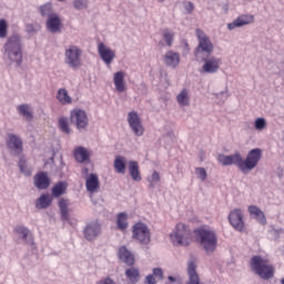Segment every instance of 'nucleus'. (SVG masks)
<instances>
[{"label":"nucleus","instance_id":"7c9ffc66","mask_svg":"<svg viewBox=\"0 0 284 284\" xmlns=\"http://www.w3.org/2000/svg\"><path fill=\"white\" fill-rule=\"evenodd\" d=\"M38 11L41 14V17H43V18L47 17V19H50L52 16L57 14L54 12V10L52 9V3H50V2H47L42 6H40Z\"/></svg>","mask_w":284,"mask_h":284},{"label":"nucleus","instance_id":"f03ea898","mask_svg":"<svg viewBox=\"0 0 284 284\" xmlns=\"http://www.w3.org/2000/svg\"><path fill=\"white\" fill-rule=\"evenodd\" d=\"M3 50L6 63L21 68V63H23V41L21 40V36L14 33L9 37L3 45Z\"/></svg>","mask_w":284,"mask_h":284},{"label":"nucleus","instance_id":"f3484780","mask_svg":"<svg viewBox=\"0 0 284 284\" xmlns=\"http://www.w3.org/2000/svg\"><path fill=\"white\" fill-rule=\"evenodd\" d=\"M250 23H254V16L242 14V16L237 17L233 22L227 24V30L243 28V26H250Z\"/></svg>","mask_w":284,"mask_h":284},{"label":"nucleus","instance_id":"39448f33","mask_svg":"<svg viewBox=\"0 0 284 284\" xmlns=\"http://www.w3.org/2000/svg\"><path fill=\"white\" fill-rule=\"evenodd\" d=\"M170 239L176 247H187L192 243V230L185 223L180 222L175 225Z\"/></svg>","mask_w":284,"mask_h":284},{"label":"nucleus","instance_id":"c03bdc74","mask_svg":"<svg viewBox=\"0 0 284 284\" xmlns=\"http://www.w3.org/2000/svg\"><path fill=\"white\" fill-rule=\"evenodd\" d=\"M195 174L197 179H201L202 181L207 180V171H205V168H195Z\"/></svg>","mask_w":284,"mask_h":284},{"label":"nucleus","instance_id":"aec40b11","mask_svg":"<svg viewBox=\"0 0 284 284\" xmlns=\"http://www.w3.org/2000/svg\"><path fill=\"white\" fill-rule=\"evenodd\" d=\"M164 63L169 68H178L179 63H181V54L174 51H168L164 54Z\"/></svg>","mask_w":284,"mask_h":284},{"label":"nucleus","instance_id":"09e8293b","mask_svg":"<svg viewBox=\"0 0 284 284\" xmlns=\"http://www.w3.org/2000/svg\"><path fill=\"white\" fill-rule=\"evenodd\" d=\"M95 284H116V282L111 277H103L99 280Z\"/></svg>","mask_w":284,"mask_h":284},{"label":"nucleus","instance_id":"c85d7f7f","mask_svg":"<svg viewBox=\"0 0 284 284\" xmlns=\"http://www.w3.org/2000/svg\"><path fill=\"white\" fill-rule=\"evenodd\" d=\"M69 201L65 199H60L58 206L60 207L61 221H70V209H68Z\"/></svg>","mask_w":284,"mask_h":284},{"label":"nucleus","instance_id":"7ed1b4c3","mask_svg":"<svg viewBox=\"0 0 284 284\" xmlns=\"http://www.w3.org/2000/svg\"><path fill=\"white\" fill-rule=\"evenodd\" d=\"M194 234L195 241L207 255L216 252V247L219 246V237L216 236V232L210 229H196Z\"/></svg>","mask_w":284,"mask_h":284},{"label":"nucleus","instance_id":"cd10ccee","mask_svg":"<svg viewBox=\"0 0 284 284\" xmlns=\"http://www.w3.org/2000/svg\"><path fill=\"white\" fill-rule=\"evenodd\" d=\"M129 174L136 183L142 181L141 171H139V162L130 161L129 162Z\"/></svg>","mask_w":284,"mask_h":284},{"label":"nucleus","instance_id":"1a4fd4ad","mask_svg":"<svg viewBox=\"0 0 284 284\" xmlns=\"http://www.w3.org/2000/svg\"><path fill=\"white\" fill-rule=\"evenodd\" d=\"M195 61H197L199 63H203L200 72L204 74H216V72L221 70V65L223 64V61H221V58H216L214 55H206Z\"/></svg>","mask_w":284,"mask_h":284},{"label":"nucleus","instance_id":"5fc2aeb1","mask_svg":"<svg viewBox=\"0 0 284 284\" xmlns=\"http://www.w3.org/2000/svg\"><path fill=\"white\" fill-rule=\"evenodd\" d=\"M82 172H83V174H88V172H89L88 168H84V169L82 170Z\"/></svg>","mask_w":284,"mask_h":284},{"label":"nucleus","instance_id":"4d7b16f0","mask_svg":"<svg viewBox=\"0 0 284 284\" xmlns=\"http://www.w3.org/2000/svg\"><path fill=\"white\" fill-rule=\"evenodd\" d=\"M281 283L284 284V278L281 280Z\"/></svg>","mask_w":284,"mask_h":284},{"label":"nucleus","instance_id":"c756f323","mask_svg":"<svg viewBox=\"0 0 284 284\" xmlns=\"http://www.w3.org/2000/svg\"><path fill=\"white\" fill-rule=\"evenodd\" d=\"M52 205V197L49 194H42L36 202L37 210H48Z\"/></svg>","mask_w":284,"mask_h":284},{"label":"nucleus","instance_id":"a19ab883","mask_svg":"<svg viewBox=\"0 0 284 284\" xmlns=\"http://www.w3.org/2000/svg\"><path fill=\"white\" fill-rule=\"evenodd\" d=\"M255 130H265L267 128V121L264 118H257L254 122Z\"/></svg>","mask_w":284,"mask_h":284},{"label":"nucleus","instance_id":"a18cd8bd","mask_svg":"<svg viewBox=\"0 0 284 284\" xmlns=\"http://www.w3.org/2000/svg\"><path fill=\"white\" fill-rule=\"evenodd\" d=\"M159 181H161V175L159 174V172L154 171L152 173L151 179L149 180L150 182V187H154V183H159Z\"/></svg>","mask_w":284,"mask_h":284},{"label":"nucleus","instance_id":"473e14b6","mask_svg":"<svg viewBox=\"0 0 284 284\" xmlns=\"http://www.w3.org/2000/svg\"><path fill=\"white\" fill-rule=\"evenodd\" d=\"M176 101H178L179 105H181L182 108L190 105V92L187 91V89H183L178 94Z\"/></svg>","mask_w":284,"mask_h":284},{"label":"nucleus","instance_id":"ea45409f","mask_svg":"<svg viewBox=\"0 0 284 284\" xmlns=\"http://www.w3.org/2000/svg\"><path fill=\"white\" fill-rule=\"evenodd\" d=\"M163 39H164L166 45H169V48H172V43L174 41V33L172 31L165 30L163 32Z\"/></svg>","mask_w":284,"mask_h":284},{"label":"nucleus","instance_id":"bb28decb","mask_svg":"<svg viewBox=\"0 0 284 284\" xmlns=\"http://www.w3.org/2000/svg\"><path fill=\"white\" fill-rule=\"evenodd\" d=\"M248 212L251 216H254V219L257 220V223H261V225H265L267 223V219H265V213L258 209L256 205L248 206Z\"/></svg>","mask_w":284,"mask_h":284},{"label":"nucleus","instance_id":"2eb2a0df","mask_svg":"<svg viewBox=\"0 0 284 284\" xmlns=\"http://www.w3.org/2000/svg\"><path fill=\"white\" fill-rule=\"evenodd\" d=\"M229 221L232 227L236 232H243L245 230V222L243 221V211L241 209H234L229 214Z\"/></svg>","mask_w":284,"mask_h":284},{"label":"nucleus","instance_id":"864d4df0","mask_svg":"<svg viewBox=\"0 0 284 284\" xmlns=\"http://www.w3.org/2000/svg\"><path fill=\"white\" fill-rule=\"evenodd\" d=\"M169 281H170L171 283H175V282H176V277L170 275V276H169Z\"/></svg>","mask_w":284,"mask_h":284},{"label":"nucleus","instance_id":"423d86ee","mask_svg":"<svg viewBox=\"0 0 284 284\" xmlns=\"http://www.w3.org/2000/svg\"><path fill=\"white\" fill-rule=\"evenodd\" d=\"M195 34L197 37V47L194 49L195 60L212 57L214 52V43H212L210 37H207L201 29H196Z\"/></svg>","mask_w":284,"mask_h":284},{"label":"nucleus","instance_id":"6e6552de","mask_svg":"<svg viewBox=\"0 0 284 284\" xmlns=\"http://www.w3.org/2000/svg\"><path fill=\"white\" fill-rule=\"evenodd\" d=\"M132 239L140 243V245H150L152 243V232H150L148 224L136 222L132 226Z\"/></svg>","mask_w":284,"mask_h":284},{"label":"nucleus","instance_id":"6e6d98bb","mask_svg":"<svg viewBox=\"0 0 284 284\" xmlns=\"http://www.w3.org/2000/svg\"><path fill=\"white\" fill-rule=\"evenodd\" d=\"M227 97H229V95H227V93H226L225 97H224V100H222V101H226V100H227Z\"/></svg>","mask_w":284,"mask_h":284},{"label":"nucleus","instance_id":"49530a36","mask_svg":"<svg viewBox=\"0 0 284 284\" xmlns=\"http://www.w3.org/2000/svg\"><path fill=\"white\" fill-rule=\"evenodd\" d=\"M183 7L186 14H192L194 12V3L192 1H184Z\"/></svg>","mask_w":284,"mask_h":284},{"label":"nucleus","instance_id":"4468645a","mask_svg":"<svg viewBox=\"0 0 284 284\" xmlns=\"http://www.w3.org/2000/svg\"><path fill=\"white\" fill-rule=\"evenodd\" d=\"M98 54L105 65H111L112 61L116 58V51L110 49L105 43L98 44Z\"/></svg>","mask_w":284,"mask_h":284},{"label":"nucleus","instance_id":"de8ad7c7","mask_svg":"<svg viewBox=\"0 0 284 284\" xmlns=\"http://www.w3.org/2000/svg\"><path fill=\"white\" fill-rule=\"evenodd\" d=\"M153 276H156V278L163 281V270L159 267L153 268Z\"/></svg>","mask_w":284,"mask_h":284},{"label":"nucleus","instance_id":"8fccbe9b","mask_svg":"<svg viewBox=\"0 0 284 284\" xmlns=\"http://www.w3.org/2000/svg\"><path fill=\"white\" fill-rule=\"evenodd\" d=\"M146 284H156V278H154V275L149 274L145 278Z\"/></svg>","mask_w":284,"mask_h":284},{"label":"nucleus","instance_id":"4c0bfd02","mask_svg":"<svg viewBox=\"0 0 284 284\" xmlns=\"http://www.w3.org/2000/svg\"><path fill=\"white\" fill-rule=\"evenodd\" d=\"M58 123L61 132H63L64 134H70V124L68 122V118L65 116L60 118Z\"/></svg>","mask_w":284,"mask_h":284},{"label":"nucleus","instance_id":"9d476101","mask_svg":"<svg viewBox=\"0 0 284 284\" xmlns=\"http://www.w3.org/2000/svg\"><path fill=\"white\" fill-rule=\"evenodd\" d=\"M70 121L73 125H75L79 132H83V130H88V125H90V119L88 118V113L85 110L73 109L70 113Z\"/></svg>","mask_w":284,"mask_h":284},{"label":"nucleus","instance_id":"2f4dec72","mask_svg":"<svg viewBox=\"0 0 284 284\" xmlns=\"http://www.w3.org/2000/svg\"><path fill=\"white\" fill-rule=\"evenodd\" d=\"M125 276L126 278H129L130 283L135 284V283H139L141 273L139 272V268L132 266L125 270Z\"/></svg>","mask_w":284,"mask_h":284},{"label":"nucleus","instance_id":"bf43d9fd","mask_svg":"<svg viewBox=\"0 0 284 284\" xmlns=\"http://www.w3.org/2000/svg\"><path fill=\"white\" fill-rule=\"evenodd\" d=\"M58 1H64V0H58Z\"/></svg>","mask_w":284,"mask_h":284},{"label":"nucleus","instance_id":"603ef678","mask_svg":"<svg viewBox=\"0 0 284 284\" xmlns=\"http://www.w3.org/2000/svg\"><path fill=\"white\" fill-rule=\"evenodd\" d=\"M164 139H165L166 141H169V143H173V141H174V133L169 132V133L164 136Z\"/></svg>","mask_w":284,"mask_h":284},{"label":"nucleus","instance_id":"e433bc0d","mask_svg":"<svg viewBox=\"0 0 284 284\" xmlns=\"http://www.w3.org/2000/svg\"><path fill=\"white\" fill-rule=\"evenodd\" d=\"M17 110L21 116L27 119V121H32V111L30 110L29 104H20L17 106Z\"/></svg>","mask_w":284,"mask_h":284},{"label":"nucleus","instance_id":"72a5a7b5","mask_svg":"<svg viewBox=\"0 0 284 284\" xmlns=\"http://www.w3.org/2000/svg\"><path fill=\"white\" fill-rule=\"evenodd\" d=\"M57 99L62 103V105H68L69 103H72V98L68 94V90L65 89H59L57 93Z\"/></svg>","mask_w":284,"mask_h":284},{"label":"nucleus","instance_id":"58836bf2","mask_svg":"<svg viewBox=\"0 0 284 284\" xmlns=\"http://www.w3.org/2000/svg\"><path fill=\"white\" fill-rule=\"evenodd\" d=\"M8 37V22L6 19L0 20V39H6Z\"/></svg>","mask_w":284,"mask_h":284},{"label":"nucleus","instance_id":"a878e982","mask_svg":"<svg viewBox=\"0 0 284 284\" xmlns=\"http://www.w3.org/2000/svg\"><path fill=\"white\" fill-rule=\"evenodd\" d=\"M68 192V182L60 181L54 184V186L51 189V194L54 199H59V196H63Z\"/></svg>","mask_w":284,"mask_h":284},{"label":"nucleus","instance_id":"393cba45","mask_svg":"<svg viewBox=\"0 0 284 284\" xmlns=\"http://www.w3.org/2000/svg\"><path fill=\"white\" fill-rule=\"evenodd\" d=\"M99 186H100L99 176H97V174L94 173H91L87 178V182H85L87 192H91L92 194L98 191Z\"/></svg>","mask_w":284,"mask_h":284},{"label":"nucleus","instance_id":"c9c22d12","mask_svg":"<svg viewBox=\"0 0 284 284\" xmlns=\"http://www.w3.org/2000/svg\"><path fill=\"white\" fill-rule=\"evenodd\" d=\"M128 214L119 213L116 217L118 230H120L121 232H125V230H128Z\"/></svg>","mask_w":284,"mask_h":284},{"label":"nucleus","instance_id":"dca6fc26","mask_svg":"<svg viewBox=\"0 0 284 284\" xmlns=\"http://www.w3.org/2000/svg\"><path fill=\"white\" fill-rule=\"evenodd\" d=\"M45 26L51 34H59L61 33V26H63V22L61 21L59 13H55L47 19Z\"/></svg>","mask_w":284,"mask_h":284},{"label":"nucleus","instance_id":"37998d69","mask_svg":"<svg viewBox=\"0 0 284 284\" xmlns=\"http://www.w3.org/2000/svg\"><path fill=\"white\" fill-rule=\"evenodd\" d=\"M73 8L75 10H85L88 8V0H73Z\"/></svg>","mask_w":284,"mask_h":284},{"label":"nucleus","instance_id":"13d9d810","mask_svg":"<svg viewBox=\"0 0 284 284\" xmlns=\"http://www.w3.org/2000/svg\"><path fill=\"white\" fill-rule=\"evenodd\" d=\"M160 1V3H163V1H165V0H159Z\"/></svg>","mask_w":284,"mask_h":284},{"label":"nucleus","instance_id":"f8f14e48","mask_svg":"<svg viewBox=\"0 0 284 284\" xmlns=\"http://www.w3.org/2000/svg\"><path fill=\"white\" fill-rule=\"evenodd\" d=\"M6 143L13 156H21V154H23V140L21 136L14 133H9Z\"/></svg>","mask_w":284,"mask_h":284},{"label":"nucleus","instance_id":"6ab92c4d","mask_svg":"<svg viewBox=\"0 0 284 284\" xmlns=\"http://www.w3.org/2000/svg\"><path fill=\"white\" fill-rule=\"evenodd\" d=\"M14 232L24 243H29L30 245L34 243V240L32 239V233L30 232V229H28L27 226L17 225L14 227Z\"/></svg>","mask_w":284,"mask_h":284},{"label":"nucleus","instance_id":"f704fd0d","mask_svg":"<svg viewBox=\"0 0 284 284\" xmlns=\"http://www.w3.org/2000/svg\"><path fill=\"white\" fill-rule=\"evenodd\" d=\"M19 170L24 176H31L32 175V169L28 166V160H26V156H21L18 162Z\"/></svg>","mask_w":284,"mask_h":284},{"label":"nucleus","instance_id":"4be33fe9","mask_svg":"<svg viewBox=\"0 0 284 284\" xmlns=\"http://www.w3.org/2000/svg\"><path fill=\"white\" fill-rule=\"evenodd\" d=\"M118 256L120 261H123V263H125L126 265H134V255H132V252H130V250H128L125 245L120 246L118 251Z\"/></svg>","mask_w":284,"mask_h":284},{"label":"nucleus","instance_id":"a211bd4d","mask_svg":"<svg viewBox=\"0 0 284 284\" xmlns=\"http://www.w3.org/2000/svg\"><path fill=\"white\" fill-rule=\"evenodd\" d=\"M33 185L37 190H48L50 187V178L45 172H39L33 178Z\"/></svg>","mask_w":284,"mask_h":284},{"label":"nucleus","instance_id":"5701e85b","mask_svg":"<svg viewBox=\"0 0 284 284\" xmlns=\"http://www.w3.org/2000/svg\"><path fill=\"white\" fill-rule=\"evenodd\" d=\"M73 156L78 163H88L90 162V152H88V149L83 146H78L73 151Z\"/></svg>","mask_w":284,"mask_h":284},{"label":"nucleus","instance_id":"ddd939ff","mask_svg":"<svg viewBox=\"0 0 284 284\" xmlns=\"http://www.w3.org/2000/svg\"><path fill=\"white\" fill-rule=\"evenodd\" d=\"M128 123H129L132 132L135 134V136H143L145 129H143V122L141 121V118L139 116V112H136V111L129 112L128 113Z\"/></svg>","mask_w":284,"mask_h":284},{"label":"nucleus","instance_id":"0eeeda50","mask_svg":"<svg viewBox=\"0 0 284 284\" xmlns=\"http://www.w3.org/2000/svg\"><path fill=\"white\" fill-rule=\"evenodd\" d=\"M81 57H83V50L78 45L70 44L64 50V63L71 70H79L83 65Z\"/></svg>","mask_w":284,"mask_h":284},{"label":"nucleus","instance_id":"b1692460","mask_svg":"<svg viewBox=\"0 0 284 284\" xmlns=\"http://www.w3.org/2000/svg\"><path fill=\"white\" fill-rule=\"evenodd\" d=\"M126 163H128V159H125V156L123 155L115 156L113 162V168L116 174H125V170L128 168Z\"/></svg>","mask_w":284,"mask_h":284},{"label":"nucleus","instance_id":"412c9836","mask_svg":"<svg viewBox=\"0 0 284 284\" xmlns=\"http://www.w3.org/2000/svg\"><path fill=\"white\" fill-rule=\"evenodd\" d=\"M113 83L118 92H125L128 90L125 84V72L118 71L113 75Z\"/></svg>","mask_w":284,"mask_h":284},{"label":"nucleus","instance_id":"3c124183","mask_svg":"<svg viewBox=\"0 0 284 284\" xmlns=\"http://www.w3.org/2000/svg\"><path fill=\"white\" fill-rule=\"evenodd\" d=\"M227 94V88H225V91H221L220 93H214L215 99H223Z\"/></svg>","mask_w":284,"mask_h":284},{"label":"nucleus","instance_id":"f257e3e1","mask_svg":"<svg viewBox=\"0 0 284 284\" xmlns=\"http://www.w3.org/2000/svg\"><path fill=\"white\" fill-rule=\"evenodd\" d=\"M262 156L263 150L257 148L251 150L245 160H243V155H241V153L236 152L231 155L220 154L217 156V161L224 166L236 165L242 174H250V172L258 165V161H261Z\"/></svg>","mask_w":284,"mask_h":284},{"label":"nucleus","instance_id":"20e7f679","mask_svg":"<svg viewBox=\"0 0 284 284\" xmlns=\"http://www.w3.org/2000/svg\"><path fill=\"white\" fill-rule=\"evenodd\" d=\"M251 270L262 278V281H270L274 278V266L270 264V261L263 258V256L254 255L251 257Z\"/></svg>","mask_w":284,"mask_h":284},{"label":"nucleus","instance_id":"9b49d317","mask_svg":"<svg viewBox=\"0 0 284 284\" xmlns=\"http://www.w3.org/2000/svg\"><path fill=\"white\" fill-rule=\"evenodd\" d=\"M82 234L85 241H89V243H94V241H97V239H99V236L102 234L101 223L97 220L87 223L83 227Z\"/></svg>","mask_w":284,"mask_h":284},{"label":"nucleus","instance_id":"79ce46f5","mask_svg":"<svg viewBox=\"0 0 284 284\" xmlns=\"http://www.w3.org/2000/svg\"><path fill=\"white\" fill-rule=\"evenodd\" d=\"M41 30V26L39 23H29L27 24V32L28 34H37Z\"/></svg>","mask_w":284,"mask_h":284}]
</instances>
